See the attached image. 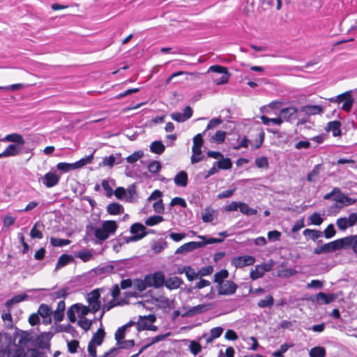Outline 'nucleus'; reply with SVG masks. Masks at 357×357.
<instances>
[{
    "label": "nucleus",
    "mask_w": 357,
    "mask_h": 357,
    "mask_svg": "<svg viewBox=\"0 0 357 357\" xmlns=\"http://www.w3.org/2000/svg\"><path fill=\"white\" fill-rule=\"evenodd\" d=\"M5 347L1 346L0 357H26L24 347L33 340L31 333L16 328L13 335L5 333Z\"/></svg>",
    "instance_id": "f257e3e1"
},
{
    "label": "nucleus",
    "mask_w": 357,
    "mask_h": 357,
    "mask_svg": "<svg viewBox=\"0 0 357 357\" xmlns=\"http://www.w3.org/2000/svg\"><path fill=\"white\" fill-rule=\"evenodd\" d=\"M204 144L203 134H197L193 137L192 155L190 160L192 164L197 163L204 159L202 147Z\"/></svg>",
    "instance_id": "f03ea898"
},
{
    "label": "nucleus",
    "mask_w": 357,
    "mask_h": 357,
    "mask_svg": "<svg viewBox=\"0 0 357 357\" xmlns=\"http://www.w3.org/2000/svg\"><path fill=\"white\" fill-rule=\"evenodd\" d=\"M103 289H96L87 294L86 296L89 306L91 308V312L96 313L101 308L100 294Z\"/></svg>",
    "instance_id": "7ed1b4c3"
},
{
    "label": "nucleus",
    "mask_w": 357,
    "mask_h": 357,
    "mask_svg": "<svg viewBox=\"0 0 357 357\" xmlns=\"http://www.w3.org/2000/svg\"><path fill=\"white\" fill-rule=\"evenodd\" d=\"M354 100L351 96V91H346L336 96V103L342 104L341 109L345 112H349L353 106Z\"/></svg>",
    "instance_id": "20e7f679"
},
{
    "label": "nucleus",
    "mask_w": 357,
    "mask_h": 357,
    "mask_svg": "<svg viewBox=\"0 0 357 357\" xmlns=\"http://www.w3.org/2000/svg\"><path fill=\"white\" fill-rule=\"evenodd\" d=\"M357 223V214L351 213L348 217L340 218L336 220V225L340 230L344 231Z\"/></svg>",
    "instance_id": "39448f33"
},
{
    "label": "nucleus",
    "mask_w": 357,
    "mask_h": 357,
    "mask_svg": "<svg viewBox=\"0 0 357 357\" xmlns=\"http://www.w3.org/2000/svg\"><path fill=\"white\" fill-rule=\"evenodd\" d=\"M149 287L160 288L164 285L165 275L161 271L146 275Z\"/></svg>",
    "instance_id": "423d86ee"
},
{
    "label": "nucleus",
    "mask_w": 357,
    "mask_h": 357,
    "mask_svg": "<svg viewBox=\"0 0 357 357\" xmlns=\"http://www.w3.org/2000/svg\"><path fill=\"white\" fill-rule=\"evenodd\" d=\"M212 308L211 303H203L190 307L188 311L181 314L182 317H192L210 310Z\"/></svg>",
    "instance_id": "0eeeda50"
},
{
    "label": "nucleus",
    "mask_w": 357,
    "mask_h": 357,
    "mask_svg": "<svg viewBox=\"0 0 357 357\" xmlns=\"http://www.w3.org/2000/svg\"><path fill=\"white\" fill-rule=\"evenodd\" d=\"M60 180V176L54 172H49L43 176L39 178L38 181L42 182L47 188H52L56 185Z\"/></svg>",
    "instance_id": "6e6552de"
},
{
    "label": "nucleus",
    "mask_w": 357,
    "mask_h": 357,
    "mask_svg": "<svg viewBox=\"0 0 357 357\" xmlns=\"http://www.w3.org/2000/svg\"><path fill=\"white\" fill-rule=\"evenodd\" d=\"M255 262V258L250 255L238 256L234 257L231 260V264L236 268L252 265Z\"/></svg>",
    "instance_id": "1a4fd4ad"
},
{
    "label": "nucleus",
    "mask_w": 357,
    "mask_h": 357,
    "mask_svg": "<svg viewBox=\"0 0 357 357\" xmlns=\"http://www.w3.org/2000/svg\"><path fill=\"white\" fill-rule=\"evenodd\" d=\"M237 284L231 280H225L222 284L218 285L220 295H232L237 289Z\"/></svg>",
    "instance_id": "9d476101"
},
{
    "label": "nucleus",
    "mask_w": 357,
    "mask_h": 357,
    "mask_svg": "<svg viewBox=\"0 0 357 357\" xmlns=\"http://www.w3.org/2000/svg\"><path fill=\"white\" fill-rule=\"evenodd\" d=\"M356 202V199L348 197L341 192L340 190L336 188V208H342L349 206Z\"/></svg>",
    "instance_id": "9b49d317"
},
{
    "label": "nucleus",
    "mask_w": 357,
    "mask_h": 357,
    "mask_svg": "<svg viewBox=\"0 0 357 357\" xmlns=\"http://www.w3.org/2000/svg\"><path fill=\"white\" fill-rule=\"evenodd\" d=\"M297 113L298 109L296 107H289L282 109L280 115L281 119H283L287 121L292 122L298 118Z\"/></svg>",
    "instance_id": "f8f14e48"
},
{
    "label": "nucleus",
    "mask_w": 357,
    "mask_h": 357,
    "mask_svg": "<svg viewBox=\"0 0 357 357\" xmlns=\"http://www.w3.org/2000/svg\"><path fill=\"white\" fill-rule=\"evenodd\" d=\"M192 109L190 106H186L183 110V113L173 112L170 114L171 118L177 122H184L192 116Z\"/></svg>",
    "instance_id": "ddd939ff"
},
{
    "label": "nucleus",
    "mask_w": 357,
    "mask_h": 357,
    "mask_svg": "<svg viewBox=\"0 0 357 357\" xmlns=\"http://www.w3.org/2000/svg\"><path fill=\"white\" fill-rule=\"evenodd\" d=\"M22 147L23 146L18 144H10L6 147L4 151L0 153V158L15 156L22 151Z\"/></svg>",
    "instance_id": "4468645a"
},
{
    "label": "nucleus",
    "mask_w": 357,
    "mask_h": 357,
    "mask_svg": "<svg viewBox=\"0 0 357 357\" xmlns=\"http://www.w3.org/2000/svg\"><path fill=\"white\" fill-rule=\"evenodd\" d=\"M86 230L88 233L94 231L95 236L101 241H105L109 236L102 226L101 227L95 228L93 225H89L86 226Z\"/></svg>",
    "instance_id": "2eb2a0df"
},
{
    "label": "nucleus",
    "mask_w": 357,
    "mask_h": 357,
    "mask_svg": "<svg viewBox=\"0 0 357 357\" xmlns=\"http://www.w3.org/2000/svg\"><path fill=\"white\" fill-rule=\"evenodd\" d=\"M29 297L26 294L15 295L5 303V307L8 311H11L15 305L27 300Z\"/></svg>",
    "instance_id": "dca6fc26"
},
{
    "label": "nucleus",
    "mask_w": 357,
    "mask_h": 357,
    "mask_svg": "<svg viewBox=\"0 0 357 357\" xmlns=\"http://www.w3.org/2000/svg\"><path fill=\"white\" fill-rule=\"evenodd\" d=\"M0 141L3 142H13V144H18L20 146H24L25 144V140L24 139L22 135L18 133H11L7 135L3 138L0 139Z\"/></svg>",
    "instance_id": "f3484780"
},
{
    "label": "nucleus",
    "mask_w": 357,
    "mask_h": 357,
    "mask_svg": "<svg viewBox=\"0 0 357 357\" xmlns=\"http://www.w3.org/2000/svg\"><path fill=\"white\" fill-rule=\"evenodd\" d=\"M52 313L51 307L46 304H41L38 310V314L44 319L43 322L46 324L51 323L50 316Z\"/></svg>",
    "instance_id": "a211bd4d"
},
{
    "label": "nucleus",
    "mask_w": 357,
    "mask_h": 357,
    "mask_svg": "<svg viewBox=\"0 0 357 357\" xmlns=\"http://www.w3.org/2000/svg\"><path fill=\"white\" fill-rule=\"evenodd\" d=\"M300 112L308 116H311L321 113L323 112V108L320 105H307L302 106Z\"/></svg>",
    "instance_id": "6ab92c4d"
},
{
    "label": "nucleus",
    "mask_w": 357,
    "mask_h": 357,
    "mask_svg": "<svg viewBox=\"0 0 357 357\" xmlns=\"http://www.w3.org/2000/svg\"><path fill=\"white\" fill-rule=\"evenodd\" d=\"M335 295L333 294H326L324 292L318 293L313 300L318 304H328L333 301Z\"/></svg>",
    "instance_id": "aec40b11"
},
{
    "label": "nucleus",
    "mask_w": 357,
    "mask_h": 357,
    "mask_svg": "<svg viewBox=\"0 0 357 357\" xmlns=\"http://www.w3.org/2000/svg\"><path fill=\"white\" fill-rule=\"evenodd\" d=\"M105 337V332L102 327V323L100 322V327L93 335L92 338L89 342H92L93 344H95L97 346H100L103 342Z\"/></svg>",
    "instance_id": "412c9836"
},
{
    "label": "nucleus",
    "mask_w": 357,
    "mask_h": 357,
    "mask_svg": "<svg viewBox=\"0 0 357 357\" xmlns=\"http://www.w3.org/2000/svg\"><path fill=\"white\" fill-rule=\"evenodd\" d=\"M333 252H335V241L317 246L313 251L315 255L327 254Z\"/></svg>",
    "instance_id": "4be33fe9"
},
{
    "label": "nucleus",
    "mask_w": 357,
    "mask_h": 357,
    "mask_svg": "<svg viewBox=\"0 0 357 357\" xmlns=\"http://www.w3.org/2000/svg\"><path fill=\"white\" fill-rule=\"evenodd\" d=\"M148 321L149 322H154L155 321V317L153 314H149L148 316H139V321L137 322L136 326L138 331L146 330L148 328Z\"/></svg>",
    "instance_id": "5701e85b"
},
{
    "label": "nucleus",
    "mask_w": 357,
    "mask_h": 357,
    "mask_svg": "<svg viewBox=\"0 0 357 357\" xmlns=\"http://www.w3.org/2000/svg\"><path fill=\"white\" fill-rule=\"evenodd\" d=\"M200 245L198 242L191 241L187 243L183 244L180 246L175 252L176 254H184L188 252H191L194 250L198 249Z\"/></svg>",
    "instance_id": "b1692460"
},
{
    "label": "nucleus",
    "mask_w": 357,
    "mask_h": 357,
    "mask_svg": "<svg viewBox=\"0 0 357 357\" xmlns=\"http://www.w3.org/2000/svg\"><path fill=\"white\" fill-rule=\"evenodd\" d=\"M130 232L133 234L132 236H138L143 235L145 237L148 232L146 231V227L142 224L136 222L130 227Z\"/></svg>",
    "instance_id": "393cba45"
},
{
    "label": "nucleus",
    "mask_w": 357,
    "mask_h": 357,
    "mask_svg": "<svg viewBox=\"0 0 357 357\" xmlns=\"http://www.w3.org/2000/svg\"><path fill=\"white\" fill-rule=\"evenodd\" d=\"M66 305L64 301H61L58 303L56 310L53 313L54 319L56 321H61L64 317V310Z\"/></svg>",
    "instance_id": "a878e982"
},
{
    "label": "nucleus",
    "mask_w": 357,
    "mask_h": 357,
    "mask_svg": "<svg viewBox=\"0 0 357 357\" xmlns=\"http://www.w3.org/2000/svg\"><path fill=\"white\" fill-rule=\"evenodd\" d=\"M266 265H257L255 267V270H252L250 274V277L252 280H255L259 279L264 275L266 271H268V269L266 268Z\"/></svg>",
    "instance_id": "bb28decb"
},
{
    "label": "nucleus",
    "mask_w": 357,
    "mask_h": 357,
    "mask_svg": "<svg viewBox=\"0 0 357 357\" xmlns=\"http://www.w3.org/2000/svg\"><path fill=\"white\" fill-rule=\"evenodd\" d=\"M73 261H74V258L72 255L63 254L59 257L57 261L55 270H59Z\"/></svg>",
    "instance_id": "cd10ccee"
},
{
    "label": "nucleus",
    "mask_w": 357,
    "mask_h": 357,
    "mask_svg": "<svg viewBox=\"0 0 357 357\" xmlns=\"http://www.w3.org/2000/svg\"><path fill=\"white\" fill-rule=\"evenodd\" d=\"M174 180L176 185L185 187L188 184V174L185 172L181 171L175 176Z\"/></svg>",
    "instance_id": "c85d7f7f"
},
{
    "label": "nucleus",
    "mask_w": 357,
    "mask_h": 357,
    "mask_svg": "<svg viewBox=\"0 0 357 357\" xmlns=\"http://www.w3.org/2000/svg\"><path fill=\"white\" fill-rule=\"evenodd\" d=\"M182 283V280L178 277H173L165 279L164 284L169 289H174L178 288Z\"/></svg>",
    "instance_id": "c756f323"
},
{
    "label": "nucleus",
    "mask_w": 357,
    "mask_h": 357,
    "mask_svg": "<svg viewBox=\"0 0 357 357\" xmlns=\"http://www.w3.org/2000/svg\"><path fill=\"white\" fill-rule=\"evenodd\" d=\"M198 238H201L202 241H197L198 243L200 245L199 246V248H204L208 244H213V243H220L223 241L222 238H207L205 236H198Z\"/></svg>",
    "instance_id": "7c9ffc66"
},
{
    "label": "nucleus",
    "mask_w": 357,
    "mask_h": 357,
    "mask_svg": "<svg viewBox=\"0 0 357 357\" xmlns=\"http://www.w3.org/2000/svg\"><path fill=\"white\" fill-rule=\"evenodd\" d=\"M165 149V146L162 142V141H154L150 145V151L151 152L161 155Z\"/></svg>",
    "instance_id": "2f4dec72"
},
{
    "label": "nucleus",
    "mask_w": 357,
    "mask_h": 357,
    "mask_svg": "<svg viewBox=\"0 0 357 357\" xmlns=\"http://www.w3.org/2000/svg\"><path fill=\"white\" fill-rule=\"evenodd\" d=\"M215 165H217L219 169H229L232 167V162L230 158L223 156L218 161L215 162Z\"/></svg>",
    "instance_id": "473e14b6"
},
{
    "label": "nucleus",
    "mask_w": 357,
    "mask_h": 357,
    "mask_svg": "<svg viewBox=\"0 0 357 357\" xmlns=\"http://www.w3.org/2000/svg\"><path fill=\"white\" fill-rule=\"evenodd\" d=\"M107 211L111 215H119L123 213V207L120 204L112 203L107 206Z\"/></svg>",
    "instance_id": "72a5a7b5"
},
{
    "label": "nucleus",
    "mask_w": 357,
    "mask_h": 357,
    "mask_svg": "<svg viewBox=\"0 0 357 357\" xmlns=\"http://www.w3.org/2000/svg\"><path fill=\"white\" fill-rule=\"evenodd\" d=\"M78 309H79V303H75V304H73V305H71L68 310H67V317L68 319V320L71 322V323H74L76 321V316H75V314L77 313V314H79V311H78Z\"/></svg>",
    "instance_id": "f704fd0d"
},
{
    "label": "nucleus",
    "mask_w": 357,
    "mask_h": 357,
    "mask_svg": "<svg viewBox=\"0 0 357 357\" xmlns=\"http://www.w3.org/2000/svg\"><path fill=\"white\" fill-rule=\"evenodd\" d=\"M102 226L109 236L114 234L118 227L116 222L114 220L104 221Z\"/></svg>",
    "instance_id": "c9c22d12"
},
{
    "label": "nucleus",
    "mask_w": 357,
    "mask_h": 357,
    "mask_svg": "<svg viewBox=\"0 0 357 357\" xmlns=\"http://www.w3.org/2000/svg\"><path fill=\"white\" fill-rule=\"evenodd\" d=\"M354 236L345 237L336 240V249L342 248L344 246H353Z\"/></svg>",
    "instance_id": "e433bc0d"
},
{
    "label": "nucleus",
    "mask_w": 357,
    "mask_h": 357,
    "mask_svg": "<svg viewBox=\"0 0 357 357\" xmlns=\"http://www.w3.org/2000/svg\"><path fill=\"white\" fill-rule=\"evenodd\" d=\"M303 234L305 236H308L313 241H316L319 238L323 236V231L315 229H306L303 231Z\"/></svg>",
    "instance_id": "4c0bfd02"
},
{
    "label": "nucleus",
    "mask_w": 357,
    "mask_h": 357,
    "mask_svg": "<svg viewBox=\"0 0 357 357\" xmlns=\"http://www.w3.org/2000/svg\"><path fill=\"white\" fill-rule=\"evenodd\" d=\"M143 238V235L138 236H119L116 240V243H119V247L125 243H129L132 241H137Z\"/></svg>",
    "instance_id": "58836bf2"
},
{
    "label": "nucleus",
    "mask_w": 357,
    "mask_h": 357,
    "mask_svg": "<svg viewBox=\"0 0 357 357\" xmlns=\"http://www.w3.org/2000/svg\"><path fill=\"white\" fill-rule=\"evenodd\" d=\"M238 209L243 214L246 215H255L257 213V210L250 208L248 204L241 202H240Z\"/></svg>",
    "instance_id": "ea45409f"
},
{
    "label": "nucleus",
    "mask_w": 357,
    "mask_h": 357,
    "mask_svg": "<svg viewBox=\"0 0 357 357\" xmlns=\"http://www.w3.org/2000/svg\"><path fill=\"white\" fill-rule=\"evenodd\" d=\"M132 286L134 287L135 289L138 290L140 292L144 291L146 287H149L148 282H146V277L145 276L144 280H134Z\"/></svg>",
    "instance_id": "a19ab883"
},
{
    "label": "nucleus",
    "mask_w": 357,
    "mask_h": 357,
    "mask_svg": "<svg viewBox=\"0 0 357 357\" xmlns=\"http://www.w3.org/2000/svg\"><path fill=\"white\" fill-rule=\"evenodd\" d=\"M1 319L8 328H12L13 326V318L10 313V311L6 309V311H3L1 314Z\"/></svg>",
    "instance_id": "79ce46f5"
},
{
    "label": "nucleus",
    "mask_w": 357,
    "mask_h": 357,
    "mask_svg": "<svg viewBox=\"0 0 357 357\" xmlns=\"http://www.w3.org/2000/svg\"><path fill=\"white\" fill-rule=\"evenodd\" d=\"M228 275V271L226 269H222L214 275V282L218 283V285H220L225 282L224 280L227 278Z\"/></svg>",
    "instance_id": "37998d69"
},
{
    "label": "nucleus",
    "mask_w": 357,
    "mask_h": 357,
    "mask_svg": "<svg viewBox=\"0 0 357 357\" xmlns=\"http://www.w3.org/2000/svg\"><path fill=\"white\" fill-rule=\"evenodd\" d=\"M144 156V151L139 150L128 155L126 160L130 164H134Z\"/></svg>",
    "instance_id": "c03bdc74"
},
{
    "label": "nucleus",
    "mask_w": 357,
    "mask_h": 357,
    "mask_svg": "<svg viewBox=\"0 0 357 357\" xmlns=\"http://www.w3.org/2000/svg\"><path fill=\"white\" fill-rule=\"evenodd\" d=\"M274 304V298L271 295H268L264 299L257 303L258 307L261 308L271 307Z\"/></svg>",
    "instance_id": "a18cd8bd"
},
{
    "label": "nucleus",
    "mask_w": 357,
    "mask_h": 357,
    "mask_svg": "<svg viewBox=\"0 0 357 357\" xmlns=\"http://www.w3.org/2000/svg\"><path fill=\"white\" fill-rule=\"evenodd\" d=\"M310 357H325L326 351L324 347H315L310 349Z\"/></svg>",
    "instance_id": "49530a36"
},
{
    "label": "nucleus",
    "mask_w": 357,
    "mask_h": 357,
    "mask_svg": "<svg viewBox=\"0 0 357 357\" xmlns=\"http://www.w3.org/2000/svg\"><path fill=\"white\" fill-rule=\"evenodd\" d=\"M50 243L54 247H63L70 243V241L68 239H62L54 237L50 238Z\"/></svg>",
    "instance_id": "de8ad7c7"
},
{
    "label": "nucleus",
    "mask_w": 357,
    "mask_h": 357,
    "mask_svg": "<svg viewBox=\"0 0 357 357\" xmlns=\"http://www.w3.org/2000/svg\"><path fill=\"white\" fill-rule=\"evenodd\" d=\"M214 211L211 208H206L202 214V220L204 222H210L213 220Z\"/></svg>",
    "instance_id": "09e8293b"
},
{
    "label": "nucleus",
    "mask_w": 357,
    "mask_h": 357,
    "mask_svg": "<svg viewBox=\"0 0 357 357\" xmlns=\"http://www.w3.org/2000/svg\"><path fill=\"white\" fill-rule=\"evenodd\" d=\"M77 324L83 330H84L85 331H88L93 324V320L88 319L86 317H81L79 318Z\"/></svg>",
    "instance_id": "8fccbe9b"
},
{
    "label": "nucleus",
    "mask_w": 357,
    "mask_h": 357,
    "mask_svg": "<svg viewBox=\"0 0 357 357\" xmlns=\"http://www.w3.org/2000/svg\"><path fill=\"white\" fill-rule=\"evenodd\" d=\"M70 294V288L64 287L52 294V296L55 298H65Z\"/></svg>",
    "instance_id": "3c124183"
},
{
    "label": "nucleus",
    "mask_w": 357,
    "mask_h": 357,
    "mask_svg": "<svg viewBox=\"0 0 357 357\" xmlns=\"http://www.w3.org/2000/svg\"><path fill=\"white\" fill-rule=\"evenodd\" d=\"M126 328L127 325H123V326L119 327L115 332L114 335L117 344H120L121 341H122L124 339Z\"/></svg>",
    "instance_id": "603ef678"
},
{
    "label": "nucleus",
    "mask_w": 357,
    "mask_h": 357,
    "mask_svg": "<svg viewBox=\"0 0 357 357\" xmlns=\"http://www.w3.org/2000/svg\"><path fill=\"white\" fill-rule=\"evenodd\" d=\"M93 159V153H91V155L81 158L79 160L75 162L77 165V168L79 169L83 167L84 166L91 164L92 162V160Z\"/></svg>",
    "instance_id": "864d4df0"
},
{
    "label": "nucleus",
    "mask_w": 357,
    "mask_h": 357,
    "mask_svg": "<svg viewBox=\"0 0 357 357\" xmlns=\"http://www.w3.org/2000/svg\"><path fill=\"white\" fill-rule=\"evenodd\" d=\"M164 220V218L162 216L160 215H153L148 218L146 221L145 224L147 226H153L155 225Z\"/></svg>",
    "instance_id": "5fc2aeb1"
},
{
    "label": "nucleus",
    "mask_w": 357,
    "mask_h": 357,
    "mask_svg": "<svg viewBox=\"0 0 357 357\" xmlns=\"http://www.w3.org/2000/svg\"><path fill=\"white\" fill-rule=\"evenodd\" d=\"M136 185L135 184H132L130 185L127 191H126V202H131L132 201V198L136 195Z\"/></svg>",
    "instance_id": "6e6d98bb"
},
{
    "label": "nucleus",
    "mask_w": 357,
    "mask_h": 357,
    "mask_svg": "<svg viewBox=\"0 0 357 357\" xmlns=\"http://www.w3.org/2000/svg\"><path fill=\"white\" fill-rule=\"evenodd\" d=\"M308 220L310 221L309 224L320 225L323 222L324 220L319 213H314L309 217Z\"/></svg>",
    "instance_id": "4d7b16f0"
},
{
    "label": "nucleus",
    "mask_w": 357,
    "mask_h": 357,
    "mask_svg": "<svg viewBox=\"0 0 357 357\" xmlns=\"http://www.w3.org/2000/svg\"><path fill=\"white\" fill-rule=\"evenodd\" d=\"M222 123V121L220 118L212 119L208 123L205 130L202 134L205 135L207 130L215 128V127H217Z\"/></svg>",
    "instance_id": "13d9d810"
},
{
    "label": "nucleus",
    "mask_w": 357,
    "mask_h": 357,
    "mask_svg": "<svg viewBox=\"0 0 357 357\" xmlns=\"http://www.w3.org/2000/svg\"><path fill=\"white\" fill-rule=\"evenodd\" d=\"M261 120L264 125L268 126L270 123H273L277 125H280L282 123V120L280 116L279 118H268L266 116H261Z\"/></svg>",
    "instance_id": "bf43d9fd"
},
{
    "label": "nucleus",
    "mask_w": 357,
    "mask_h": 357,
    "mask_svg": "<svg viewBox=\"0 0 357 357\" xmlns=\"http://www.w3.org/2000/svg\"><path fill=\"white\" fill-rule=\"evenodd\" d=\"M293 344H288L284 343L280 346V350L275 351L273 353V357H284L283 354L285 353L289 347H291Z\"/></svg>",
    "instance_id": "052dcab7"
},
{
    "label": "nucleus",
    "mask_w": 357,
    "mask_h": 357,
    "mask_svg": "<svg viewBox=\"0 0 357 357\" xmlns=\"http://www.w3.org/2000/svg\"><path fill=\"white\" fill-rule=\"evenodd\" d=\"M161 165L160 162L153 160L148 165V169L151 173L156 174L161 169Z\"/></svg>",
    "instance_id": "680f3d73"
},
{
    "label": "nucleus",
    "mask_w": 357,
    "mask_h": 357,
    "mask_svg": "<svg viewBox=\"0 0 357 357\" xmlns=\"http://www.w3.org/2000/svg\"><path fill=\"white\" fill-rule=\"evenodd\" d=\"M76 257L81 259L83 261L86 262L91 260L93 257V255L89 250H82L79 252L76 255Z\"/></svg>",
    "instance_id": "e2e57ef3"
},
{
    "label": "nucleus",
    "mask_w": 357,
    "mask_h": 357,
    "mask_svg": "<svg viewBox=\"0 0 357 357\" xmlns=\"http://www.w3.org/2000/svg\"><path fill=\"white\" fill-rule=\"evenodd\" d=\"M255 165L258 168H268V158L265 156L257 158L255 159Z\"/></svg>",
    "instance_id": "0e129e2a"
},
{
    "label": "nucleus",
    "mask_w": 357,
    "mask_h": 357,
    "mask_svg": "<svg viewBox=\"0 0 357 357\" xmlns=\"http://www.w3.org/2000/svg\"><path fill=\"white\" fill-rule=\"evenodd\" d=\"M226 132L222 130H218L215 135L212 137L213 140L216 142L218 144H222L225 140Z\"/></svg>",
    "instance_id": "69168bd1"
},
{
    "label": "nucleus",
    "mask_w": 357,
    "mask_h": 357,
    "mask_svg": "<svg viewBox=\"0 0 357 357\" xmlns=\"http://www.w3.org/2000/svg\"><path fill=\"white\" fill-rule=\"evenodd\" d=\"M167 247V243L165 241H156L152 245V249L155 253H160Z\"/></svg>",
    "instance_id": "338daca9"
},
{
    "label": "nucleus",
    "mask_w": 357,
    "mask_h": 357,
    "mask_svg": "<svg viewBox=\"0 0 357 357\" xmlns=\"http://www.w3.org/2000/svg\"><path fill=\"white\" fill-rule=\"evenodd\" d=\"M78 311H79L78 317L79 318L85 317V316L87 315L89 312H91V308L89 305L86 306V305L79 303Z\"/></svg>",
    "instance_id": "774afa93"
}]
</instances>
